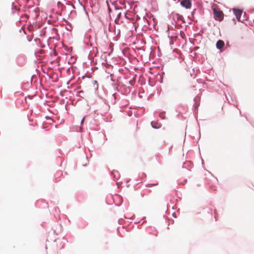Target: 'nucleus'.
<instances>
[{
    "instance_id": "nucleus-1",
    "label": "nucleus",
    "mask_w": 254,
    "mask_h": 254,
    "mask_svg": "<svg viewBox=\"0 0 254 254\" xmlns=\"http://www.w3.org/2000/svg\"><path fill=\"white\" fill-rule=\"evenodd\" d=\"M213 12L214 14V18L215 20L219 21H221L223 20L224 18V14L222 11L217 9L216 8H214L213 9Z\"/></svg>"
},
{
    "instance_id": "nucleus-2",
    "label": "nucleus",
    "mask_w": 254,
    "mask_h": 254,
    "mask_svg": "<svg viewBox=\"0 0 254 254\" xmlns=\"http://www.w3.org/2000/svg\"><path fill=\"white\" fill-rule=\"evenodd\" d=\"M181 4L182 6L185 7L187 9H189L191 7V2L190 0H183L181 2Z\"/></svg>"
},
{
    "instance_id": "nucleus-3",
    "label": "nucleus",
    "mask_w": 254,
    "mask_h": 254,
    "mask_svg": "<svg viewBox=\"0 0 254 254\" xmlns=\"http://www.w3.org/2000/svg\"><path fill=\"white\" fill-rule=\"evenodd\" d=\"M233 12L236 15V18L238 21H241L240 18L242 14V10L234 8L233 9Z\"/></svg>"
},
{
    "instance_id": "nucleus-4",
    "label": "nucleus",
    "mask_w": 254,
    "mask_h": 254,
    "mask_svg": "<svg viewBox=\"0 0 254 254\" xmlns=\"http://www.w3.org/2000/svg\"><path fill=\"white\" fill-rule=\"evenodd\" d=\"M224 46V42L221 40H218L216 43V47L218 49H221Z\"/></svg>"
},
{
    "instance_id": "nucleus-5",
    "label": "nucleus",
    "mask_w": 254,
    "mask_h": 254,
    "mask_svg": "<svg viewBox=\"0 0 254 254\" xmlns=\"http://www.w3.org/2000/svg\"><path fill=\"white\" fill-rule=\"evenodd\" d=\"M84 118H83L82 119V121H81V124H82V123H83V121H84Z\"/></svg>"
}]
</instances>
